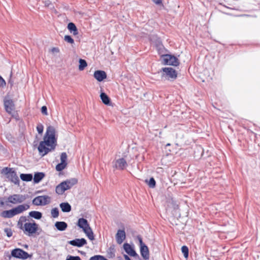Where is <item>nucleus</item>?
<instances>
[{"instance_id":"nucleus-18","label":"nucleus","mask_w":260,"mask_h":260,"mask_svg":"<svg viewBox=\"0 0 260 260\" xmlns=\"http://www.w3.org/2000/svg\"><path fill=\"white\" fill-rule=\"evenodd\" d=\"M55 226L59 231H64L68 227L67 223L64 221H56L55 223Z\"/></svg>"},{"instance_id":"nucleus-22","label":"nucleus","mask_w":260,"mask_h":260,"mask_svg":"<svg viewBox=\"0 0 260 260\" xmlns=\"http://www.w3.org/2000/svg\"><path fill=\"white\" fill-rule=\"evenodd\" d=\"M29 216L36 219H40L42 217V213L37 211H32L29 213Z\"/></svg>"},{"instance_id":"nucleus-3","label":"nucleus","mask_w":260,"mask_h":260,"mask_svg":"<svg viewBox=\"0 0 260 260\" xmlns=\"http://www.w3.org/2000/svg\"><path fill=\"white\" fill-rule=\"evenodd\" d=\"M1 173L5 175L6 177L11 182L15 184L18 185L19 184V179L17 175L16 172L13 168L5 167L2 171Z\"/></svg>"},{"instance_id":"nucleus-51","label":"nucleus","mask_w":260,"mask_h":260,"mask_svg":"<svg viewBox=\"0 0 260 260\" xmlns=\"http://www.w3.org/2000/svg\"><path fill=\"white\" fill-rule=\"evenodd\" d=\"M170 144L168 143L166 145V146H170Z\"/></svg>"},{"instance_id":"nucleus-14","label":"nucleus","mask_w":260,"mask_h":260,"mask_svg":"<svg viewBox=\"0 0 260 260\" xmlns=\"http://www.w3.org/2000/svg\"><path fill=\"white\" fill-rule=\"evenodd\" d=\"M78 226L82 229L83 232H85L88 228H90L87 220L84 218H80L78 219L77 223Z\"/></svg>"},{"instance_id":"nucleus-29","label":"nucleus","mask_w":260,"mask_h":260,"mask_svg":"<svg viewBox=\"0 0 260 260\" xmlns=\"http://www.w3.org/2000/svg\"><path fill=\"white\" fill-rule=\"evenodd\" d=\"M67 165V163H63L62 162H60V163L56 165V170L57 171H61L66 167Z\"/></svg>"},{"instance_id":"nucleus-38","label":"nucleus","mask_w":260,"mask_h":260,"mask_svg":"<svg viewBox=\"0 0 260 260\" xmlns=\"http://www.w3.org/2000/svg\"><path fill=\"white\" fill-rule=\"evenodd\" d=\"M5 232L6 233L8 237H11L13 235L12 230L10 228H6L4 230Z\"/></svg>"},{"instance_id":"nucleus-20","label":"nucleus","mask_w":260,"mask_h":260,"mask_svg":"<svg viewBox=\"0 0 260 260\" xmlns=\"http://www.w3.org/2000/svg\"><path fill=\"white\" fill-rule=\"evenodd\" d=\"M45 177V174L43 172L35 173L34 177V182L35 183H38Z\"/></svg>"},{"instance_id":"nucleus-11","label":"nucleus","mask_w":260,"mask_h":260,"mask_svg":"<svg viewBox=\"0 0 260 260\" xmlns=\"http://www.w3.org/2000/svg\"><path fill=\"white\" fill-rule=\"evenodd\" d=\"M68 243L74 246L81 247L87 244V241L84 238L75 239L68 241Z\"/></svg>"},{"instance_id":"nucleus-23","label":"nucleus","mask_w":260,"mask_h":260,"mask_svg":"<svg viewBox=\"0 0 260 260\" xmlns=\"http://www.w3.org/2000/svg\"><path fill=\"white\" fill-rule=\"evenodd\" d=\"M68 28L70 32H73L74 35H76L78 33L76 26L73 22H70L68 24Z\"/></svg>"},{"instance_id":"nucleus-41","label":"nucleus","mask_w":260,"mask_h":260,"mask_svg":"<svg viewBox=\"0 0 260 260\" xmlns=\"http://www.w3.org/2000/svg\"><path fill=\"white\" fill-rule=\"evenodd\" d=\"M6 84L5 80L0 76V86L3 87L6 86Z\"/></svg>"},{"instance_id":"nucleus-40","label":"nucleus","mask_w":260,"mask_h":260,"mask_svg":"<svg viewBox=\"0 0 260 260\" xmlns=\"http://www.w3.org/2000/svg\"><path fill=\"white\" fill-rule=\"evenodd\" d=\"M41 112L44 115H47L48 112H47V107L45 106H43L41 108Z\"/></svg>"},{"instance_id":"nucleus-7","label":"nucleus","mask_w":260,"mask_h":260,"mask_svg":"<svg viewBox=\"0 0 260 260\" xmlns=\"http://www.w3.org/2000/svg\"><path fill=\"white\" fill-rule=\"evenodd\" d=\"M162 63L165 65L177 66L179 64L178 58L170 54H165L162 56Z\"/></svg>"},{"instance_id":"nucleus-45","label":"nucleus","mask_w":260,"mask_h":260,"mask_svg":"<svg viewBox=\"0 0 260 260\" xmlns=\"http://www.w3.org/2000/svg\"><path fill=\"white\" fill-rule=\"evenodd\" d=\"M52 52H58L59 50L58 48L53 47L51 50Z\"/></svg>"},{"instance_id":"nucleus-39","label":"nucleus","mask_w":260,"mask_h":260,"mask_svg":"<svg viewBox=\"0 0 260 260\" xmlns=\"http://www.w3.org/2000/svg\"><path fill=\"white\" fill-rule=\"evenodd\" d=\"M7 198L6 197H0V206L2 207L6 205V200Z\"/></svg>"},{"instance_id":"nucleus-31","label":"nucleus","mask_w":260,"mask_h":260,"mask_svg":"<svg viewBox=\"0 0 260 260\" xmlns=\"http://www.w3.org/2000/svg\"><path fill=\"white\" fill-rule=\"evenodd\" d=\"M51 216L53 218H57L59 216V210L57 208H54L51 211Z\"/></svg>"},{"instance_id":"nucleus-1","label":"nucleus","mask_w":260,"mask_h":260,"mask_svg":"<svg viewBox=\"0 0 260 260\" xmlns=\"http://www.w3.org/2000/svg\"><path fill=\"white\" fill-rule=\"evenodd\" d=\"M57 145V139L55 137V129L52 126H49L43 138V141L40 142L38 147L39 154L44 156L49 152L55 149Z\"/></svg>"},{"instance_id":"nucleus-26","label":"nucleus","mask_w":260,"mask_h":260,"mask_svg":"<svg viewBox=\"0 0 260 260\" xmlns=\"http://www.w3.org/2000/svg\"><path fill=\"white\" fill-rule=\"evenodd\" d=\"M84 233L87 236L88 239L90 240H93L94 239V235L92 229L90 228H88L85 232Z\"/></svg>"},{"instance_id":"nucleus-27","label":"nucleus","mask_w":260,"mask_h":260,"mask_svg":"<svg viewBox=\"0 0 260 260\" xmlns=\"http://www.w3.org/2000/svg\"><path fill=\"white\" fill-rule=\"evenodd\" d=\"M79 69L80 71H83L85 68L87 66V62L85 60L83 59H79Z\"/></svg>"},{"instance_id":"nucleus-49","label":"nucleus","mask_w":260,"mask_h":260,"mask_svg":"<svg viewBox=\"0 0 260 260\" xmlns=\"http://www.w3.org/2000/svg\"><path fill=\"white\" fill-rule=\"evenodd\" d=\"M23 219L24 220H26V218L24 216H22L20 217V220Z\"/></svg>"},{"instance_id":"nucleus-46","label":"nucleus","mask_w":260,"mask_h":260,"mask_svg":"<svg viewBox=\"0 0 260 260\" xmlns=\"http://www.w3.org/2000/svg\"><path fill=\"white\" fill-rule=\"evenodd\" d=\"M138 239L140 244V247L141 246V245H145L144 243H143L142 239L141 237H139Z\"/></svg>"},{"instance_id":"nucleus-50","label":"nucleus","mask_w":260,"mask_h":260,"mask_svg":"<svg viewBox=\"0 0 260 260\" xmlns=\"http://www.w3.org/2000/svg\"><path fill=\"white\" fill-rule=\"evenodd\" d=\"M24 247L25 248H28V245H25L24 246Z\"/></svg>"},{"instance_id":"nucleus-35","label":"nucleus","mask_w":260,"mask_h":260,"mask_svg":"<svg viewBox=\"0 0 260 260\" xmlns=\"http://www.w3.org/2000/svg\"><path fill=\"white\" fill-rule=\"evenodd\" d=\"M64 40L68 43H69L70 44H73L74 43V39L71 37V36L69 35H66L64 36Z\"/></svg>"},{"instance_id":"nucleus-6","label":"nucleus","mask_w":260,"mask_h":260,"mask_svg":"<svg viewBox=\"0 0 260 260\" xmlns=\"http://www.w3.org/2000/svg\"><path fill=\"white\" fill-rule=\"evenodd\" d=\"M162 71V77L166 79L174 80L176 79L177 74L175 69L170 67L163 68L161 69Z\"/></svg>"},{"instance_id":"nucleus-37","label":"nucleus","mask_w":260,"mask_h":260,"mask_svg":"<svg viewBox=\"0 0 260 260\" xmlns=\"http://www.w3.org/2000/svg\"><path fill=\"white\" fill-rule=\"evenodd\" d=\"M66 260H81V258L79 256L68 255Z\"/></svg>"},{"instance_id":"nucleus-33","label":"nucleus","mask_w":260,"mask_h":260,"mask_svg":"<svg viewBox=\"0 0 260 260\" xmlns=\"http://www.w3.org/2000/svg\"><path fill=\"white\" fill-rule=\"evenodd\" d=\"M89 260H108V259L104 257L103 256L96 255L92 256L90 258Z\"/></svg>"},{"instance_id":"nucleus-9","label":"nucleus","mask_w":260,"mask_h":260,"mask_svg":"<svg viewBox=\"0 0 260 260\" xmlns=\"http://www.w3.org/2000/svg\"><path fill=\"white\" fill-rule=\"evenodd\" d=\"M50 202V197L48 196H40L34 198L32 204L36 206H42L48 204Z\"/></svg>"},{"instance_id":"nucleus-30","label":"nucleus","mask_w":260,"mask_h":260,"mask_svg":"<svg viewBox=\"0 0 260 260\" xmlns=\"http://www.w3.org/2000/svg\"><path fill=\"white\" fill-rule=\"evenodd\" d=\"M146 182H147V184L150 188H153L155 187L156 182L153 177L150 178L148 181L146 180Z\"/></svg>"},{"instance_id":"nucleus-8","label":"nucleus","mask_w":260,"mask_h":260,"mask_svg":"<svg viewBox=\"0 0 260 260\" xmlns=\"http://www.w3.org/2000/svg\"><path fill=\"white\" fill-rule=\"evenodd\" d=\"M11 255L16 258L23 259H27L32 256L31 254H29L27 252L20 248H15L11 251Z\"/></svg>"},{"instance_id":"nucleus-16","label":"nucleus","mask_w":260,"mask_h":260,"mask_svg":"<svg viewBox=\"0 0 260 260\" xmlns=\"http://www.w3.org/2000/svg\"><path fill=\"white\" fill-rule=\"evenodd\" d=\"M93 76L98 81L101 82L107 78V74L105 71L97 70L94 72Z\"/></svg>"},{"instance_id":"nucleus-34","label":"nucleus","mask_w":260,"mask_h":260,"mask_svg":"<svg viewBox=\"0 0 260 260\" xmlns=\"http://www.w3.org/2000/svg\"><path fill=\"white\" fill-rule=\"evenodd\" d=\"M61 162L63 163H67V154L66 152H62L60 155Z\"/></svg>"},{"instance_id":"nucleus-19","label":"nucleus","mask_w":260,"mask_h":260,"mask_svg":"<svg viewBox=\"0 0 260 260\" xmlns=\"http://www.w3.org/2000/svg\"><path fill=\"white\" fill-rule=\"evenodd\" d=\"M59 206L61 211L63 212H69L72 209L71 206L68 202L61 203L60 204Z\"/></svg>"},{"instance_id":"nucleus-17","label":"nucleus","mask_w":260,"mask_h":260,"mask_svg":"<svg viewBox=\"0 0 260 260\" xmlns=\"http://www.w3.org/2000/svg\"><path fill=\"white\" fill-rule=\"evenodd\" d=\"M140 253L144 259L147 260L149 258L148 248L146 245H141L140 247Z\"/></svg>"},{"instance_id":"nucleus-28","label":"nucleus","mask_w":260,"mask_h":260,"mask_svg":"<svg viewBox=\"0 0 260 260\" xmlns=\"http://www.w3.org/2000/svg\"><path fill=\"white\" fill-rule=\"evenodd\" d=\"M66 181L67 182L68 186H70V188H71L72 186L77 184L78 180L77 179L74 178L68 179L66 180Z\"/></svg>"},{"instance_id":"nucleus-12","label":"nucleus","mask_w":260,"mask_h":260,"mask_svg":"<svg viewBox=\"0 0 260 260\" xmlns=\"http://www.w3.org/2000/svg\"><path fill=\"white\" fill-rule=\"evenodd\" d=\"M123 248L126 253L131 255V256L135 257L136 258H139V256L137 253L136 251L128 243H124L123 245Z\"/></svg>"},{"instance_id":"nucleus-48","label":"nucleus","mask_w":260,"mask_h":260,"mask_svg":"<svg viewBox=\"0 0 260 260\" xmlns=\"http://www.w3.org/2000/svg\"><path fill=\"white\" fill-rule=\"evenodd\" d=\"M124 257L125 260H131L129 257L126 254L124 255Z\"/></svg>"},{"instance_id":"nucleus-42","label":"nucleus","mask_w":260,"mask_h":260,"mask_svg":"<svg viewBox=\"0 0 260 260\" xmlns=\"http://www.w3.org/2000/svg\"><path fill=\"white\" fill-rule=\"evenodd\" d=\"M61 183H63V185L65 187L66 190H67L70 189V186H68V185L66 181L62 182Z\"/></svg>"},{"instance_id":"nucleus-2","label":"nucleus","mask_w":260,"mask_h":260,"mask_svg":"<svg viewBox=\"0 0 260 260\" xmlns=\"http://www.w3.org/2000/svg\"><path fill=\"white\" fill-rule=\"evenodd\" d=\"M29 208V206L27 204L20 205L15 208L9 210H5L3 211L1 215L4 218H10L17 214L22 213L23 211L27 210Z\"/></svg>"},{"instance_id":"nucleus-44","label":"nucleus","mask_w":260,"mask_h":260,"mask_svg":"<svg viewBox=\"0 0 260 260\" xmlns=\"http://www.w3.org/2000/svg\"><path fill=\"white\" fill-rule=\"evenodd\" d=\"M45 6L49 7L50 5H52L51 3L49 1H46L44 3Z\"/></svg>"},{"instance_id":"nucleus-43","label":"nucleus","mask_w":260,"mask_h":260,"mask_svg":"<svg viewBox=\"0 0 260 260\" xmlns=\"http://www.w3.org/2000/svg\"><path fill=\"white\" fill-rule=\"evenodd\" d=\"M152 1L156 5H160L162 4V0H152Z\"/></svg>"},{"instance_id":"nucleus-4","label":"nucleus","mask_w":260,"mask_h":260,"mask_svg":"<svg viewBox=\"0 0 260 260\" xmlns=\"http://www.w3.org/2000/svg\"><path fill=\"white\" fill-rule=\"evenodd\" d=\"M21 229L23 230L26 235L29 236L36 234L39 229V225L34 220L32 222L25 223L23 228H21Z\"/></svg>"},{"instance_id":"nucleus-36","label":"nucleus","mask_w":260,"mask_h":260,"mask_svg":"<svg viewBox=\"0 0 260 260\" xmlns=\"http://www.w3.org/2000/svg\"><path fill=\"white\" fill-rule=\"evenodd\" d=\"M37 130L39 134H42L44 130V126L41 123L38 124L37 126Z\"/></svg>"},{"instance_id":"nucleus-13","label":"nucleus","mask_w":260,"mask_h":260,"mask_svg":"<svg viewBox=\"0 0 260 260\" xmlns=\"http://www.w3.org/2000/svg\"><path fill=\"white\" fill-rule=\"evenodd\" d=\"M127 166V164L126 160L123 158H121L115 161L113 167L116 169L122 170L124 169Z\"/></svg>"},{"instance_id":"nucleus-15","label":"nucleus","mask_w":260,"mask_h":260,"mask_svg":"<svg viewBox=\"0 0 260 260\" xmlns=\"http://www.w3.org/2000/svg\"><path fill=\"white\" fill-rule=\"evenodd\" d=\"M116 242L121 244L126 238L125 232L124 230H118L115 236Z\"/></svg>"},{"instance_id":"nucleus-5","label":"nucleus","mask_w":260,"mask_h":260,"mask_svg":"<svg viewBox=\"0 0 260 260\" xmlns=\"http://www.w3.org/2000/svg\"><path fill=\"white\" fill-rule=\"evenodd\" d=\"M26 200V197L21 194H13L7 198L6 205H9V203L18 204L23 202Z\"/></svg>"},{"instance_id":"nucleus-47","label":"nucleus","mask_w":260,"mask_h":260,"mask_svg":"<svg viewBox=\"0 0 260 260\" xmlns=\"http://www.w3.org/2000/svg\"><path fill=\"white\" fill-rule=\"evenodd\" d=\"M156 171L157 172H163L164 170H163V169L162 168H158L156 169Z\"/></svg>"},{"instance_id":"nucleus-32","label":"nucleus","mask_w":260,"mask_h":260,"mask_svg":"<svg viewBox=\"0 0 260 260\" xmlns=\"http://www.w3.org/2000/svg\"><path fill=\"white\" fill-rule=\"evenodd\" d=\"M181 251L185 258L188 256V248L186 246H183L181 247Z\"/></svg>"},{"instance_id":"nucleus-21","label":"nucleus","mask_w":260,"mask_h":260,"mask_svg":"<svg viewBox=\"0 0 260 260\" xmlns=\"http://www.w3.org/2000/svg\"><path fill=\"white\" fill-rule=\"evenodd\" d=\"M101 99L102 102L106 105H110V99L105 92H102L100 94Z\"/></svg>"},{"instance_id":"nucleus-24","label":"nucleus","mask_w":260,"mask_h":260,"mask_svg":"<svg viewBox=\"0 0 260 260\" xmlns=\"http://www.w3.org/2000/svg\"><path fill=\"white\" fill-rule=\"evenodd\" d=\"M20 177L22 181L26 182L31 181L33 178L31 174H21Z\"/></svg>"},{"instance_id":"nucleus-25","label":"nucleus","mask_w":260,"mask_h":260,"mask_svg":"<svg viewBox=\"0 0 260 260\" xmlns=\"http://www.w3.org/2000/svg\"><path fill=\"white\" fill-rule=\"evenodd\" d=\"M66 191L65 187L63 185V183H60L56 186L55 191L58 194H62Z\"/></svg>"},{"instance_id":"nucleus-10","label":"nucleus","mask_w":260,"mask_h":260,"mask_svg":"<svg viewBox=\"0 0 260 260\" xmlns=\"http://www.w3.org/2000/svg\"><path fill=\"white\" fill-rule=\"evenodd\" d=\"M4 105L6 111L11 114L15 110V104L13 101L9 97H5L4 100Z\"/></svg>"}]
</instances>
